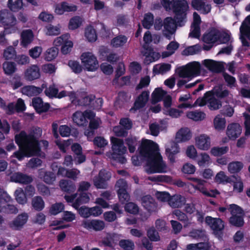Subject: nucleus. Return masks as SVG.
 <instances>
[{
    "label": "nucleus",
    "instance_id": "obj_1",
    "mask_svg": "<svg viewBox=\"0 0 250 250\" xmlns=\"http://www.w3.org/2000/svg\"><path fill=\"white\" fill-rule=\"evenodd\" d=\"M140 153L147 160L145 170L148 174L165 173L167 166L159 152L158 145L152 141L144 140L139 147Z\"/></svg>",
    "mask_w": 250,
    "mask_h": 250
},
{
    "label": "nucleus",
    "instance_id": "obj_2",
    "mask_svg": "<svg viewBox=\"0 0 250 250\" xmlns=\"http://www.w3.org/2000/svg\"><path fill=\"white\" fill-rule=\"evenodd\" d=\"M42 130L40 128H36L33 132L27 134L21 131L15 136V141L20 147L19 151L14 152L12 157H16L21 161L25 157H30L38 155L40 149L37 139L42 135Z\"/></svg>",
    "mask_w": 250,
    "mask_h": 250
},
{
    "label": "nucleus",
    "instance_id": "obj_3",
    "mask_svg": "<svg viewBox=\"0 0 250 250\" xmlns=\"http://www.w3.org/2000/svg\"><path fill=\"white\" fill-rule=\"evenodd\" d=\"M203 69L201 64L196 61L188 63L186 65L178 69L177 73L179 77L182 78L179 80L177 83L178 87H181L193 78L202 74Z\"/></svg>",
    "mask_w": 250,
    "mask_h": 250
},
{
    "label": "nucleus",
    "instance_id": "obj_4",
    "mask_svg": "<svg viewBox=\"0 0 250 250\" xmlns=\"http://www.w3.org/2000/svg\"><path fill=\"white\" fill-rule=\"evenodd\" d=\"M163 6L167 10L172 9L177 16V19L178 16H181L184 19L186 16V12L189 8L188 4L186 0H161Z\"/></svg>",
    "mask_w": 250,
    "mask_h": 250
},
{
    "label": "nucleus",
    "instance_id": "obj_5",
    "mask_svg": "<svg viewBox=\"0 0 250 250\" xmlns=\"http://www.w3.org/2000/svg\"><path fill=\"white\" fill-rule=\"evenodd\" d=\"M110 140L113 152L112 154L107 153V156L118 160L121 163H125L126 160L123 155L125 153L126 149L124 145L123 140L114 137H111Z\"/></svg>",
    "mask_w": 250,
    "mask_h": 250
},
{
    "label": "nucleus",
    "instance_id": "obj_6",
    "mask_svg": "<svg viewBox=\"0 0 250 250\" xmlns=\"http://www.w3.org/2000/svg\"><path fill=\"white\" fill-rule=\"evenodd\" d=\"M80 60L83 68L90 72H94L99 66V62L96 56L90 52H85L82 54Z\"/></svg>",
    "mask_w": 250,
    "mask_h": 250
},
{
    "label": "nucleus",
    "instance_id": "obj_7",
    "mask_svg": "<svg viewBox=\"0 0 250 250\" xmlns=\"http://www.w3.org/2000/svg\"><path fill=\"white\" fill-rule=\"evenodd\" d=\"M208 104L210 110H217L221 106V102L216 99L210 91L207 92L203 98H198L195 103L196 105L202 106Z\"/></svg>",
    "mask_w": 250,
    "mask_h": 250
},
{
    "label": "nucleus",
    "instance_id": "obj_8",
    "mask_svg": "<svg viewBox=\"0 0 250 250\" xmlns=\"http://www.w3.org/2000/svg\"><path fill=\"white\" fill-rule=\"evenodd\" d=\"M186 18V17L183 19L181 16H179L178 19L177 20V16L176 15L175 20L170 17L166 18L163 22V34L165 36L168 40H171L172 35L175 33L176 30V22L182 21Z\"/></svg>",
    "mask_w": 250,
    "mask_h": 250
},
{
    "label": "nucleus",
    "instance_id": "obj_9",
    "mask_svg": "<svg viewBox=\"0 0 250 250\" xmlns=\"http://www.w3.org/2000/svg\"><path fill=\"white\" fill-rule=\"evenodd\" d=\"M229 209L232 215L229 219L230 223L236 227L243 226L244 224V212L242 209L234 204L230 205Z\"/></svg>",
    "mask_w": 250,
    "mask_h": 250
},
{
    "label": "nucleus",
    "instance_id": "obj_10",
    "mask_svg": "<svg viewBox=\"0 0 250 250\" xmlns=\"http://www.w3.org/2000/svg\"><path fill=\"white\" fill-rule=\"evenodd\" d=\"M69 38L68 34H64L56 38L54 41L53 43L55 46H62L61 52L63 54L69 53L73 47V43Z\"/></svg>",
    "mask_w": 250,
    "mask_h": 250
},
{
    "label": "nucleus",
    "instance_id": "obj_11",
    "mask_svg": "<svg viewBox=\"0 0 250 250\" xmlns=\"http://www.w3.org/2000/svg\"><path fill=\"white\" fill-rule=\"evenodd\" d=\"M95 116V114L90 110H87L84 112L77 111L73 114L72 119L76 125L83 126L87 124V119H91Z\"/></svg>",
    "mask_w": 250,
    "mask_h": 250
},
{
    "label": "nucleus",
    "instance_id": "obj_12",
    "mask_svg": "<svg viewBox=\"0 0 250 250\" xmlns=\"http://www.w3.org/2000/svg\"><path fill=\"white\" fill-rule=\"evenodd\" d=\"M0 22L4 26L5 30L14 27L17 24V20L14 15L7 10L0 12Z\"/></svg>",
    "mask_w": 250,
    "mask_h": 250
},
{
    "label": "nucleus",
    "instance_id": "obj_13",
    "mask_svg": "<svg viewBox=\"0 0 250 250\" xmlns=\"http://www.w3.org/2000/svg\"><path fill=\"white\" fill-rule=\"evenodd\" d=\"M194 144L199 150L207 151L211 147V138L208 134H201L194 138Z\"/></svg>",
    "mask_w": 250,
    "mask_h": 250
},
{
    "label": "nucleus",
    "instance_id": "obj_14",
    "mask_svg": "<svg viewBox=\"0 0 250 250\" xmlns=\"http://www.w3.org/2000/svg\"><path fill=\"white\" fill-rule=\"evenodd\" d=\"M189 180L197 184V185L195 186H194L192 184H190V185L193 187L194 189L199 190L204 195L208 197H214L217 195L219 194V192L217 190L212 189L208 190L204 186V185L206 182L205 181L194 177L190 178Z\"/></svg>",
    "mask_w": 250,
    "mask_h": 250
},
{
    "label": "nucleus",
    "instance_id": "obj_15",
    "mask_svg": "<svg viewBox=\"0 0 250 250\" xmlns=\"http://www.w3.org/2000/svg\"><path fill=\"white\" fill-rule=\"evenodd\" d=\"M64 198L68 203H72V206L76 209H78L81 205L88 202L90 199L89 195L85 193L79 196L76 194L71 196L65 195Z\"/></svg>",
    "mask_w": 250,
    "mask_h": 250
},
{
    "label": "nucleus",
    "instance_id": "obj_16",
    "mask_svg": "<svg viewBox=\"0 0 250 250\" xmlns=\"http://www.w3.org/2000/svg\"><path fill=\"white\" fill-rule=\"evenodd\" d=\"M115 188L121 202L124 203L129 201L130 196L126 191L127 185L125 181L123 179L119 180L115 185Z\"/></svg>",
    "mask_w": 250,
    "mask_h": 250
},
{
    "label": "nucleus",
    "instance_id": "obj_17",
    "mask_svg": "<svg viewBox=\"0 0 250 250\" xmlns=\"http://www.w3.org/2000/svg\"><path fill=\"white\" fill-rule=\"evenodd\" d=\"M82 226L88 230L99 231L104 229L105 223L99 219H85L82 221Z\"/></svg>",
    "mask_w": 250,
    "mask_h": 250
},
{
    "label": "nucleus",
    "instance_id": "obj_18",
    "mask_svg": "<svg viewBox=\"0 0 250 250\" xmlns=\"http://www.w3.org/2000/svg\"><path fill=\"white\" fill-rule=\"evenodd\" d=\"M240 32L241 33L240 38L243 45L248 46L249 42L245 37H246L250 40V15L248 16L242 23L240 28Z\"/></svg>",
    "mask_w": 250,
    "mask_h": 250
},
{
    "label": "nucleus",
    "instance_id": "obj_19",
    "mask_svg": "<svg viewBox=\"0 0 250 250\" xmlns=\"http://www.w3.org/2000/svg\"><path fill=\"white\" fill-rule=\"evenodd\" d=\"M111 178V174L104 170L100 171L97 177L94 179V184L98 188H105L106 182Z\"/></svg>",
    "mask_w": 250,
    "mask_h": 250
},
{
    "label": "nucleus",
    "instance_id": "obj_20",
    "mask_svg": "<svg viewBox=\"0 0 250 250\" xmlns=\"http://www.w3.org/2000/svg\"><path fill=\"white\" fill-rule=\"evenodd\" d=\"M166 154L171 163L175 162V155L180 151L179 145L174 141H169L166 145Z\"/></svg>",
    "mask_w": 250,
    "mask_h": 250
},
{
    "label": "nucleus",
    "instance_id": "obj_21",
    "mask_svg": "<svg viewBox=\"0 0 250 250\" xmlns=\"http://www.w3.org/2000/svg\"><path fill=\"white\" fill-rule=\"evenodd\" d=\"M205 221L206 224L209 226L215 233L222 231L224 228V223L220 218L207 216Z\"/></svg>",
    "mask_w": 250,
    "mask_h": 250
},
{
    "label": "nucleus",
    "instance_id": "obj_22",
    "mask_svg": "<svg viewBox=\"0 0 250 250\" xmlns=\"http://www.w3.org/2000/svg\"><path fill=\"white\" fill-rule=\"evenodd\" d=\"M192 136V132L189 128L182 127L176 133L175 139L177 143H185L189 141Z\"/></svg>",
    "mask_w": 250,
    "mask_h": 250
},
{
    "label": "nucleus",
    "instance_id": "obj_23",
    "mask_svg": "<svg viewBox=\"0 0 250 250\" xmlns=\"http://www.w3.org/2000/svg\"><path fill=\"white\" fill-rule=\"evenodd\" d=\"M77 10V6L76 5L62 2L55 5L54 12L58 15H62L64 12H75Z\"/></svg>",
    "mask_w": 250,
    "mask_h": 250
},
{
    "label": "nucleus",
    "instance_id": "obj_24",
    "mask_svg": "<svg viewBox=\"0 0 250 250\" xmlns=\"http://www.w3.org/2000/svg\"><path fill=\"white\" fill-rule=\"evenodd\" d=\"M241 133L242 127L237 123L230 124L227 126L226 134L230 139H236L240 135Z\"/></svg>",
    "mask_w": 250,
    "mask_h": 250
},
{
    "label": "nucleus",
    "instance_id": "obj_25",
    "mask_svg": "<svg viewBox=\"0 0 250 250\" xmlns=\"http://www.w3.org/2000/svg\"><path fill=\"white\" fill-rule=\"evenodd\" d=\"M40 77V69L36 65H31L25 70L24 73V78L29 81L37 79Z\"/></svg>",
    "mask_w": 250,
    "mask_h": 250
},
{
    "label": "nucleus",
    "instance_id": "obj_26",
    "mask_svg": "<svg viewBox=\"0 0 250 250\" xmlns=\"http://www.w3.org/2000/svg\"><path fill=\"white\" fill-rule=\"evenodd\" d=\"M219 37V31L215 28H211L204 34L203 41L207 43H218Z\"/></svg>",
    "mask_w": 250,
    "mask_h": 250
},
{
    "label": "nucleus",
    "instance_id": "obj_27",
    "mask_svg": "<svg viewBox=\"0 0 250 250\" xmlns=\"http://www.w3.org/2000/svg\"><path fill=\"white\" fill-rule=\"evenodd\" d=\"M191 5L194 9L200 11L204 14H207L210 12L211 9L210 4L201 0H192Z\"/></svg>",
    "mask_w": 250,
    "mask_h": 250
},
{
    "label": "nucleus",
    "instance_id": "obj_28",
    "mask_svg": "<svg viewBox=\"0 0 250 250\" xmlns=\"http://www.w3.org/2000/svg\"><path fill=\"white\" fill-rule=\"evenodd\" d=\"M142 204L149 212L155 211L157 209L155 202L150 195H146L142 197Z\"/></svg>",
    "mask_w": 250,
    "mask_h": 250
},
{
    "label": "nucleus",
    "instance_id": "obj_29",
    "mask_svg": "<svg viewBox=\"0 0 250 250\" xmlns=\"http://www.w3.org/2000/svg\"><path fill=\"white\" fill-rule=\"evenodd\" d=\"M202 64L208 70L213 72H219L222 70L221 64L212 60H205L202 61Z\"/></svg>",
    "mask_w": 250,
    "mask_h": 250
},
{
    "label": "nucleus",
    "instance_id": "obj_30",
    "mask_svg": "<svg viewBox=\"0 0 250 250\" xmlns=\"http://www.w3.org/2000/svg\"><path fill=\"white\" fill-rule=\"evenodd\" d=\"M142 53L144 57V63L147 64L157 60L160 57L158 53L154 52L150 49H146L145 51H142Z\"/></svg>",
    "mask_w": 250,
    "mask_h": 250
},
{
    "label": "nucleus",
    "instance_id": "obj_31",
    "mask_svg": "<svg viewBox=\"0 0 250 250\" xmlns=\"http://www.w3.org/2000/svg\"><path fill=\"white\" fill-rule=\"evenodd\" d=\"M28 218L27 213H22L19 214L10 224V226L15 229L21 228L27 222Z\"/></svg>",
    "mask_w": 250,
    "mask_h": 250
},
{
    "label": "nucleus",
    "instance_id": "obj_32",
    "mask_svg": "<svg viewBox=\"0 0 250 250\" xmlns=\"http://www.w3.org/2000/svg\"><path fill=\"white\" fill-rule=\"evenodd\" d=\"M32 105L38 113L47 111L49 108V105L47 103H43L42 100L39 97L33 98Z\"/></svg>",
    "mask_w": 250,
    "mask_h": 250
},
{
    "label": "nucleus",
    "instance_id": "obj_33",
    "mask_svg": "<svg viewBox=\"0 0 250 250\" xmlns=\"http://www.w3.org/2000/svg\"><path fill=\"white\" fill-rule=\"evenodd\" d=\"M39 176L40 179L48 184H52L56 180V177L54 173L45 171L42 169L39 170Z\"/></svg>",
    "mask_w": 250,
    "mask_h": 250
},
{
    "label": "nucleus",
    "instance_id": "obj_34",
    "mask_svg": "<svg viewBox=\"0 0 250 250\" xmlns=\"http://www.w3.org/2000/svg\"><path fill=\"white\" fill-rule=\"evenodd\" d=\"M34 35L32 30L28 29L23 30L21 33V45L27 46L33 41Z\"/></svg>",
    "mask_w": 250,
    "mask_h": 250
},
{
    "label": "nucleus",
    "instance_id": "obj_35",
    "mask_svg": "<svg viewBox=\"0 0 250 250\" xmlns=\"http://www.w3.org/2000/svg\"><path fill=\"white\" fill-rule=\"evenodd\" d=\"M186 202V199L180 195H175L170 197L168 204L173 208H179Z\"/></svg>",
    "mask_w": 250,
    "mask_h": 250
},
{
    "label": "nucleus",
    "instance_id": "obj_36",
    "mask_svg": "<svg viewBox=\"0 0 250 250\" xmlns=\"http://www.w3.org/2000/svg\"><path fill=\"white\" fill-rule=\"evenodd\" d=\"M11 180L17 183L28 184L32 182V179L30 176L17 172L12 175Z\"/></svg>",
    "mask_w": 250,
    "mask_h": 250
},
{
    "label": "nucleus",
    "instance_id": "obj_37",
    "mask_svg": "<svg viewBox=\"0 0 250 250\" xmlns=\"http://www.w3.org/2000/svg\"><path fill=\"white\" fill-rule=\"evenodd\" d=\"M187 117L194 121H201L206 117V114L203 111L195 110L189 111L187 113Z\"/></svg>",
    "mask_w": 250,
    "mask_h": 250
},
{
    "label": "nucleus",
    "instance_id": "obj_38",
    "mask_svg": "<svg viewBox=\"0 0 250 250\" xmlns=\"http://www.w3.org/2000/svg\"><path fill=\"white\" fill-rule=\"evenodd\" d=\"M149 97V92L147 91H143L138 97L134 104V107L136 109H139L145 105L147 103Z\"/></svg>",
    "mask_w": 250,
    "mask_h": 250
},
{
    "label": "nucleus",
    "instance_id": "obj_39",
    "mask_svg": "<svg viewBox=\"0 0 250 250\" xmlns=\"http://www.w3.org/2000/svg\"><path fill=\"white\" fill-rule=\"evenodd\" d=\"M22 93L28 96L37 95L42 91V89L39 87L33 85H29L23 87L21 89Z\"/></svg>",
    "mask_w": 250,
    "mask_h": 250
},
{
    "label": "nucleus",
    "instance_id": "obj_40",
    "mask_svg": "<svg viewBox=\"0 0 250 250\" xmlns=\"http://www.w3.org/2000/svg\"><path fill=\"white\" fill-rule=\"evenodd\" d=\"M196 158V162L199 167L208 166L210 164L211 162L209 155L205 152L201 153Z\"/></svg>",
    "mask_w": 250,
    "mask_h": 250
},
{
    "label": "nucleus",
    "instance_id": "obj_41",
    "mask_svg": "<svg viewBox=\"0 0 250 250\" xmlns=\"http://www.w3.org/2000/svg\"><path fill=\"white\" fill-rule=\"evenodd\" d=\"M179 47V44L177 42L175 41L171 42L167 46V51H164L162 53V57L166 58L172 55Z\"/></svg>",
    "mask_w": 250,
    "mask_h": 250
},
{
    "label": "nucleus",
    "instance_id": "obj_42",
    "mask_svg": "<svg viewBox=\"0 0 250 250\" xmlns=\"http://www.w3.org/2000/svg\"><path fill=\"white\" fill-rule=\"evenodd\" d=\"M213 124L215 130L218 131L223 130L226 126V120L220 115H217L213 119Z\"/></svg>",
    "mask_w": 250,
    "mask_h": 250
},
{
    "label": "nucleus",
    "instance_id": "obj_43",
    "mask_svg": "<svg viewBox=\"0 0 250 250\" xmlns=\"http://www.w3.org/2000/svg\"><path fill=\"white\" fill-rule=\"evenodd\" d=\"M171 69V65L168 63H160L156 64L153 68V72L155 74H164Z\"/></svg>",
    "mask_w": 250,
    "mask_h": 250
},
{
    "label": "nucleus",
    "instance_id": "obj_44",
    "mask_svg": "<svg viewBox=\"0 0 250 250\" xmlns=\"http://www.w3.org/2000/svg\"><path fill=\"white\" fill-rule=\"evenodd\" d=\"M127 41V38L124 35L115 37L111 41V45L114 47H120L124 46Z\"/></svg>",
    "mask_w": 250,
    "mask_h": 250
},
{
    "label": "nucleus",
    "instance_id": "obj_45",
    "mask_svg": "<svg viewBox=\"0 0 250 250\" xmlns=\"http://www.w3.org/2000/svg\"><path fill=\"white\" fill-rule=\"evenodd\" d=\"M244 165L241 162L233 161L229 164L228 171L231 174L237 173L243 168Z\"/></svg>",
    "mask_w": 250,
    "mask_h": 250
},
{
    "label": "nucleus",
    "instance_id": "obj_46",
    "mask_svg": "<svg viewBox=\"0 0 250 250\" xmlns=\"http://www.w3.org/2000/svg\"><path fill=\"white\" fill-rule=\"evenodd\" d=\"M167 94L166 92L161 88H156L152 94V103H156L163 100Z\"/></svg>",
    "mask_w": 250,
    "mask_h": 250
},
{
    "label": "nucleus",
    "instance_id": "obj_47",
    "mask_svg": "<svg viewBox=\"0 0 250 250\" xmlns=\"http://www.w3.org/2000/svg\"><path fill=\"white\" fill-rule=\"evenodd\" d=\"M0 107L2 108L8 114H13L16 111V105L14 103H10L6 105L5 102L0 97Z\"/></svg>",
    "mask_w": 250,
    "mask_h": 250
},
{
    "label": "nucleus",
    "instance_id": "obj_48",
    "mask_svg": "<svg viewBox=\"0 0 250 250\" xmlns=\"http://www.w3.org/2000/svg\"><path fill=\"white\" fill-rule=\"evenodd\" d=\"M18 209L12 205L5 203L4 202H1L0 204V212L9 214H16L18 212Z\"/></svg>",
    "mask_w": 250,
    "mask_h": 250
},
{
    "label": "nucleus",
    "instance_id": "obj_49",
    "mask_svg": "<svg viewBox=\"0 0 250 250\" xmlns=\"http://www.w3.org/2000/svg\"><path fill=\"white\" fill-rule=\"evenodd\" d=\"M7 5L11 11H18L23 7V0H8Z\"/></svg>",
    "mask_w": 250,
    "mask_h": 250
},
{
    "label": "nucleus",
    "instance_id": "obj_50",
    "mask_svg": "<svg viewBox=\"0 0 250 250\" xmlns=\"http://www.w3.org/2000/svg\"><path fill=\"white\" fill-rule=\"evenodd\" d=\"M201 50V47L199 44L189 46L186 48L182 53L184 56L193 55L199 53Z\"/></svg>",
    "mask_w": 250,
    "mask_h": 250
},
{
    "label": "nucleus",
    "instance_id": "obj_51",
    "mask_svg": "<svg viewBox=\"0 0 250 250\" xmlns=\"http://www.w3.org/2000/svg\"><path fill=\"white\" fill-rule=\"evenodd\" d=\"M215 181L218 183H230L232 182V176H228L224 172L221 171L216 174Z\"/></svg>",
    "mask_w": 250,
    "mask_h": 250
},
{
    "label": "nucleus",
    "instance_id": "obj_52",
    "mask_svg": "<svg viewBox=\"0 0 250 250\" xmlns=\"http://www.w3.org/2000/svg\"><path fill=\"white\" fill-rule=\"evenodd\" d=\"M3 71L7 75H10L15 73L17 70L16 64L10 62H5L3 63Z\"/></svg>",
    "mask_w": 250,
    "mask_h": 250
},
{
    "label": "nucleus",
    "instance_id": "obj_53",
    "mask_svg": "<svg viewBox=\"0 0 250 250\" xmlns=\"http://www.w3.org/2000/svg\"><path fill=\"white\" fill-rule=\"evenodd\" d=\"M84 36L90 42H95L97 38L96 31L91 26H89L85 28Z\"/></svg>",
    "mask_w": 250,
    "mask_h": 250
},
{
    "label": "nucleus",
    "instance_id": "obj_54",
    "mask_svg": "<svg viewBox=\"0 0 250 250\" xmlns=\"http://www.w3.org/2000/svg\"><path fill=\"white\" fill-rule=\"evenodd\" d=\"M15 196L16 201L21 204L27 203V199L23 189L21 188H17L15 192Z\"/></svg>",
    "mask_w": 250,
    "mask_h": 250
},
{
    "label": "nucleus",
    "instance_id": "obj_55",
    "mask_svg": "<svg viewBox=\"0 0 250 250\" xmlns=\"http://www.w3.org/2000/svg\"><path fill=\"white\" fill-rule=\"evenodd\" d=\"M45 34L49 36H56L60 34L61 32V26L59 25L54 26L48 25L45 28Z\"/></svg>",
    "mask_w": 250,
    "mask_h": 250
},
{
    "label": "nucleus",
    "instance_id": "obj_56",
    "mask_svg": "<svg viewBox=\"0 0 250 250\" xmlns=\"http://www.w3.org/2000/svg\"><path fill=\"white\" fill-rule=\"evenodd\" d=\"M32 206L37 210H42L44 208V202L42 198L36 196L32 200Z\"/></svg>",
    "mask_w": 250,
    "mask_h": 250
},
{
    "label": "nucleus",
    "instance_id": "obj_57",
    "mask_svg": "<svg viewBox=\"0 0 250 250\" xmlns=\"http://www.w3.org/2000/svg\"><path fill=\"white\" fill-rule=\"evenodd\" d=\"M232 182H233V190L237 192H241L243 189V184L240 177L232 176Z\"/></svg>",
    "mask_w": 250,
    "mask_h": 250
},
{
    "label": "nucleus",
    "instance_id": "obj_58",
    "mask_svg": "<svg viewBox=\"0 0 250 250\" xmlns=\"http://www.w3.org/2000/svg\"><path fill=\"white\" fill-rule=\"evenodd\" d=\"M83 22L82 19L79 16H75L71 18L68 23V28L70 30H75L79 27Z\"/></svg>",
    "mask_w": 250,
    "mask_h": 250
},
{
    "label": "nucleus",
    "instance_id": "obj_59",
    "mask_svg": "<svg viewBox=\"0 0 250 250\" xmlns=\"http://www.w3.org/2000/svg\"><path fill=\"white\" fill-rule=\"evenodd\" d=\"M64 209V206L61 203H56L50 207L49 213L51 215H56L61 212Z\"/></svg>",
    "mask_w": 250,
    "mask_h": 250
},
{
    "label": "nucleus",
    "instance_id": "obj_60",
    "mask_svg": "<svg viewBox=\"0 0 250 250\" xmlns=\"http://www.w3.org/2000/svg\"><path fill=\"white\" fill-rule=\"evenodd\" d=\"M3 56L5 60H12L15 59L16 57V51L15 49L12 46H8L4 49L3 53Z\"/></svg>",
    "mask_w": 250,
    "mask_h": 250
},
{
    "label": "nucleus",
    "instance_id": "obj_61",
    "mask_svg": "<svg viewBox=\"0 0 250 250\" xmlns=\"http://www.w3.org/2000/svg\"><path fill=\"white\" fill-rule=\"evenodd\" d=\"M173 214L177 217L178 219L184 222V227H187L191 225V223L187 219V215L180 210H175L173 212Z\"/></svg>",
    "mask_w": 250,
    "mask_h": 250
},
{
    "label": "nucleus",
    "instance_id": "obj_62",
    "mask_svg": "<svg viewBox=\"0 0 250 250\" xmlns=\"http://www.w3.org/2000/svg\"><path fill=\"white\" fill-rule=\"evenodd\" d=\"M228 151V146H216L211 149L210 153L214 156H219L226 154Z\"/></svg>",
    "mask_w": 250,
    "mask_h": 250
},
{
    "label": "nucleus",
    "instance_id": "obj_63",
    "mask_svg": "<svg viewBox=\"0 0 250 250\" xmlns=\"http://www.w3.org/2000/svg\"><path fill=\"white\" fill-rule=\"evenodd\" d=\"M72 142L70 140H61L57 139L56 141V144L58 146L59 149L63 152H66Z\"/></svg>",
    "mask_w": 250,
    "mask_h": 250
},
{
    "label": "nucleus",
    "instance_id": "obj_64",
    "mask_svg": "<svg viewBox=\"0 0 250 250\" xmlns=\"http://www.w3.org/2000/svg\"><path fill=\"white\" fill-rule=\"evenodd\" d=\"M154 17L151 13H147L145 15L144 20L143 21V26L147 29L151 27L153 23Z\"/></svg>",
    "mask_w": 250,
    "mask_h": 250
}]
</instances>
